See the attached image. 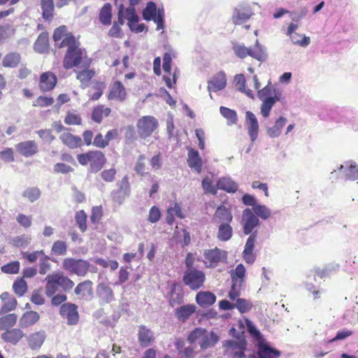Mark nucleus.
<instances>
[{
    "label": "nucleus",
    "instance_id": "37998d69",
    "mask_svg": "<svg viewBox=\"0 0 358 358\" xmlns=\"http://www.w3.org/2000/svg\"><path fill=\"white\" fill-rule=\"evenodd\" d=\"M252 210L258 218L259 217L264 220H268L271 215V210L266 206L259 203L255 206L254 209Z\"/></svg>",
    "mask_w": 358,
    "mask_h": 358
},
{
    "label": "nucleus",
    "instance_id": "2f4dec72",
    "mask_svg": "<svg viewBox=\"0 0 358 358\" xmlns=\"http://www.w3.org/2000/svg\"><path fill=\"white\" fill-rule=\"evenodd\" d=\"M249 56L260 62H264L268 57L266 48L262 45L258 40L253 48L250 47Z\"/></svg>",
    "mask_w": 358,
    "mask_h": 358
},
{
    "label": "nucleus",
    "instance_id": "a19ab883",
    "mask_svg": "<svg viewBox=\"0 0 358 358\" xmlns=\"http://www.w3.org/2000/svg\"><path fill=\"white\" fill-rule=\"evenodd\" d=\"M245 275V268L242 264L236 266V268L231 272L232 282L238 283V287L242 285Z\"/></svg>",
    "mask_w": 358,
    "mask_h": 358
},
{
    "label": "nucleus",
    "instance_id": "39448f33",
    "mask_svg": "<svg viewBox=\"0 0 358 358\" xmlns=\"http://www.w3.org/2000/svg\"><path fill=\"white\" fill-rule=\"evenodd\" d=\"M158 125V120L155 117L151 115L143 116L136 124L138 134L141 138H146L152 135Z\"/></svg>",
    "mask_w": 358,
    "mask_h": 358
},
{
    "label": "nucleus",
    "instance_id": "c756f323",
    "mask_svg": "<svg viewBox=\"0 0 358 358\" xmlns=\"http://www.w3.org/2000/svg\"><path fill=\"white\" fill-rule=\"evenodd\" d=\"M40 318L39 314L33 310L25 312L20 319L19 324L22 328H27L36 324Z\"/></svg>",
    "mask_w": 358,
    "mask_h": 358
},
{
    "label": "nucleus",
    "instance_id": "393cba45",
    "mask_svg": "<svg viewBox=\"0 0 358 358\" xmlns=\"http://www.w3.org/2000/svg\"><path fill=\"white\" fill-rule=\"evenodd\" d=\"M195 311L196 306L194 304H187L176 308L175 316L180 322H185Z\"/></svg>",
    "mask_w": 358,
    "mask_h": 358
},
{
    "label": "nucleus",
    "instance_id": "de8ad7c7",
    "mask_svg": "<svg viewBox=\"0 0 358 358\" xmlns=\"http://www.w3.org/2000/svg\"><path fill=\"white\" fill-rule=\"evenodd\" d=\"M340 122L344 124L350 123L353 130H358V121L355 117L352 116V113L350 110L345 111L341 115Z\"/></svg>",
    "mask_w": 358,
    "mask_h": 358
},
{
    "label": "nucleus",
    "instance_id": "e2e57ef3",
    "mask_svg": "<svg viewBox=\"0 0 358 358\" xmlns=\"http://www.w3.org/2000/svg\"><path fill=\"white\" fill-rule=\"evenodd\" d=\"M17 306V301L14 297L3 302V305L0 309V315L6 314L8 312L15 309Z\"/></svg>",
    "mask_w": 358,
    "mask_h": 358
},
{
    "label": "nucleus",
    "instance_id": "ea45409f",
    "mask_svg": "<svg viewBox=\"0 0 358 358\" xmlns=\"http://www.w3.org/2000/svg\"><path fill=\"white\" fill-rule=\"evenodd\" d=\"M34 50L38 53L45 52L48 48V35L47 33H41L36 39L34 45Z\"/></svg>",
    "mask_w": 358,
    "mask_h": 358
},
{
    "label": "nucleus",
    "instance_id": "5701e85b",
    "mask_svg": "<svg viewBox=\"0 0 358 358\" xmlns=\"http://www.w3.org/2000/svg\"><path fill=\"white\" fill-rule=\"evenodd\" d=\"M281 352L280 350L272 348L267 343H259L257 349L259 358H279Z\"/></svg>",
    "mask_w": 358,
    "mask_h": 358
},
{
    "label": "nucleus",
    "instance_id": "cd10ccee",
    "mask_svg": "<svg viewBox=\"0 0 358 358\" xmlns=\"http://www.w3.org/2000/svg\"><path fill=\"white\" fill-rule=\"evenodd\" d=\"M216 301L215 295L209 291H201L196 294V301L201 307L213 305Z\"/></svg>",
    "mask_w": 358,
    "mask_h": 358
},
{
    "label": "nucleus",
    "instance_id": "864d4df0",
    "mask_svg": "<svg viewBox=\"0 0 358 358\" xmlns=\"http://www.w3.org/2000/svg\"><path fill=\"white\" fill-rule=\"evenodd\" d=\"M75 220H76V224H78L80 230L82 232L85 231L87 229V224H86L87 215L85 213V211L81 210L76 212V215H75Z\"/></svg>",
    "mask_w": 358,
    "mask_h": 358
},
{
    "label": "nucleus",
    "instance_id": "13d9d810",
    "mask_svg": "<svg viewBox=\"0 0 358 358\" xmlns=\"http://www.w3.org/2000/svg\"><path fill=\"white\" fill-rule=\"evenodd\" d=\"M124 17L128 20V25H131L133 22H138L139 17L136 13L134 6H130L124 10Z\"/></svg>",
    "mask_w": 358,
    "mask_h": 358
},
{
    "label": "nucleus",
    "instance_id": "338daca9",
    "mask_svg": "<svg viewBox=\"0 0 358 358\" xmlns=\"http://www.w3.org/2000/svg\"><path fill=\"white\" fill-rule=\"evenodd\" d=\"M54 103V99L52 97L40 96L34 102V106L46 107L51 106Z\"/></svg>",
    "mask_w": 358,
    "mask_h": 358
},
{
    "label": "nucleus",
    "instance_id": "f3484780",
    "mask_svg": "<svg viewBox=\"0 0 358 358\" xmlns=\"http://www.w3.org/2000/svg\"><path fill=\"white\" fill-rule=\"evenodd\" d=\"M340 173L346 179L355 180L358 179V165L349 160L341 164L339 168Z\"/></svg>",
    "mask_w": 358,
    "mask_h": 358
},
{
    "label": "nucleus",
    "instance_id": "aec40b11",
    "mask_svg": "<svg viewBox=\"0 0 358 358\" xmlns=\"http://www.w3.org/2000/svg\"><path fill=\"white\" fill-rule=\"evenodd\" d=\"M24 336V332L21 329L17 328L7 329L1 335V337L4 342L14 345H17Z\"/></svg>",
    "mask_w": 358,
    "mask_h": 358
},
{
    "label": "nucleus",
    "instance_id": "6e6d98bb",
    "mask_svg": "<svg viewBox=\"0 0 358 358\" xmlns=\"http://www.w3.org/2000/svg\"><path fill=\"white\" fill-rule=\"evenodd\" d=\"M15 33V29L10 24L0 26V44L6 39L11 37Z\"/></svg>",
    "mask_w": 358,
    "mask_h": 358
},
{
    "label": "nucleus",
    "instance_id": "3c124183",
    "mask_svg": "<svg viewBox=\"0 0 358 358\" xmlns=\"http://www.w3.org/2000/svg\"><path fill=\"white\" fill-rule=\"evenodd\" d=\"M15 293L19 296H22L27 289V284L23 278L15 280L13 285Z\"/></svg>",
    "mask_w": 358,
    "mask_h": 358
},
{
    "label": "nucleus",
    "instance_id": "b1692460",
    "mask_svg": "<svg viewBox=\"0 0 358 358\" xmlns=\"http://www.w3.org/2000/svg\"><path fill=\"white\" fill-rule=\"evenodd\" d=\"M126 95L127 92L124 85L120 81H115L111 87L108 99L123 101L126 98Z\"/></svg>",
    "mask_w": 358,
    "mask_h": 358
},
{
    "label": "nucleus",
    "instance_id": "20e7f679",
    "mask_svg": "<svg viewBox=\"0 0 358 358\" xmlns=\"http://www.w3.org/2000/svg\"><path fill=\"white\" fill-rule=\"evenodd\" d=\"M90 263L84 259L66 258L62 262L63 268L70 273L85 276L89 271Z\"/></svg>",
    "mask_w": 358,
    "mask_h": 358
},
{
    "label": "nucleus",
    "instance_id": "774afa93",
    "mask_svg": "<svg viewBox=\"0 0 358 358\" xmlns=\"http://www.w3.org/2000/svg\"><path fill=\"white\" fill-rule=\"evenodd\" d=\"M201 158H187V164L192 170L200 173L202 167Z\"/></svg>",
    "mask_w": 358,
    "mask_h": 358
},
{
    "label": "nucleus",
    "instance_id": "79ce46f5",
    "mask_svg": "<svg viewBox=\"0 0 358 358\" xmlns=\"http://www.w3.org/2000/svg\"><path fill=\"white\" fill-rule=\"evenodd\" d=\"M220 114L227 120L229 125L236 124L238 122L237 113L234 110L224 106H220Z\"/></svg>",
    "mask_w": 358,
    "mask_h": 358
},
{
    "label": "nucleus",
    "instance_id": "49530a36",
    "mask_svg": "<svg viewBox=\"0 0 358 358\" xmlns=\"http://www.w3.org/2000/svg\"><path fill=\"white\" fill-rule=\"evenodd\" d=\"M157 6L153 1H149L143 10V17L146 21H150L156 17Z\"/></svg>",
    "mask_w": 358,
    "mask_h": 358
},
{
    "label": "nucleus",
    "instance_id": "4c0bfd02",
    "mask_svg": "<svg viewBox=\"0 0 358 358\" xmlns=\"http://www.w3.org/2000/svg\"><path fill=\"white\" fill-rule=\"evenodd\" d=\"M99 20L103 25H109L111 23L112 6L107 3L103 5L99 13Z\"/></svg>",
    "mask_w": 358,
    "mask_h": 358
},
{
    "label": "nucleus",
    "instance_id": "0e129e2a",
    "mask_svg": "<svg viewBox=\"0 0 358 358\" xmlns=\"http://www.w3.org/2000/svg\"><path fill=\"white\" fill-rule=\"evenodd\" d=\"M20 270V263L17 261L8 263L1 267V271L4 273L15 274Z\"/></svg>",
    "mask_w": 358,
    "mask_h": 358
},
{
    "label": "nucleus",
    "instance_id": "7c9ffc66",
    "mask_svg": "<svg viewBox=\"0 0 358 358\" xmlns=\"http://www.w3.org/2000/svg\"><path fill=\"white\" fill-rule=\"evenodd\" d=\"M217 187L228 193H235L238 190V185L229 177H223L217 182Z\"/></svg>",
    "mask_w": 358,
    "mask_h": 358
},
{
    "label": "nucleus",
    "instance_id": "473e14b6",
    "mask_svg": "<svg viewBox=\"0 0 358 358\" xmlns=\"http://www.w3.org/2000/svg\"><path fill=\"white\" fill-rule=\"evenodd\" d=\"M59 139L64 144L70 148H76L82 145V139L79 136H74L69 132L62 133Z\"/></svg>",
    "mask_w": 358,
    "mask_h": 358
},
{
    "label": "nucleus",
    "instance_id": "8fccbe9b",
    "mask_svg": "<svg viewBox=\"0 0 358 358\" xmlns=\"http://www.w3.org/2000/svg\"><path fill=\"white\" fill-rule=\"evenodd\" d=\"M235 308H237L241 313H245L252 309V303L250 300L238 298L236 299Z\"/></svg>",
    "mask_w": 358,
    "mask_h": 358
},
{
    "label": "nucleus",
    "instance_id": "bb28decb",
    "mask_svg": "<svg viewBox=\"0 0 358 358\" xmlns=\"http://www.w3.org/2000/svg\"><path fill=\"white\" fill-rule=\"evenodd\" d=\"M46 337L45 332L44 331H39L31 334L28 338V345L31 350H38L42 346Z\"/></svg>",
    "mask_w": 358,
    "mask_h": 358
},
{
    "label": "nucleus",
    "instance_id": "09e8293b",
    "mask_svg": "<svg viewBox=\"0 0 358 358\" xmlns=\"http://www.w3.org/2000/svg\"><path fill=\"white\" fill-rule=\"evenodd\" d=\"M41 194V190L38 187H32L26 189L22 193V196L33 203L39 199Z\"/></svg>",
    "mask_w": 358,
    "mask_h": 358
},
{
    "label": "nucleus",
    "instance_id": "ddd939ff",
    "mask_svg": "<svg viewBox=\"0 0 358 358\" xmlns=\"http://www.w3.org/2000/svg\"><path fill=\"white\" fill-rule=\"evenodd\" d=\"M298 27L297 24L291 23L287 28V35L289 36L294 44L301 47H307L310 43V37L296 33L295 31Z\"/></svg>",
    "mask_w": 358,
    "mask_h": 358
},
{
    "label": "nucleus",
    "instance_id": "72a5a7b5",
    "mask_svg": "<svg viewBox=\"0 0 358 358\" xmlns=\"http://www.w3.org/2000/svg\"><path fill=\"white\" fill-rule=\"evenodd\" d=\"M282 92L283 90L281 87L273 86L272 96L271 98L267 99L264 103L265 109H269V113H271L273 106L277 101H282L283 99H285V97H283L282 95Z\"/></svg>",
    "mask_w": 358,
    "mask_h": 358
},
{
    "label": "nucleus",
    "instance_id": "dca6fc26",
    "mask_svg": "<svg viewBox=\"0 0 358 358\" xmlns=\"http://www.w3.org/2000/svg\"><path fill=\"white\" fill-rule=\"evenodd\" d=\"M226 75L224 72L221 71L217 73L208 81V90L209 92L211 91L217 92L223 90L226 87ZM209 96L210 99H213L210 93H209Z\"/></svg>",
    "mask_w": 358,
    "mask_h": 358
},
{
    "label": "nucleus",
    "instance_id": "f704fd0d",
    "mask_svg": "<svg viewBox=\"0 0 358 358\" xmlns=\"http://www.w3.org/2000/svg\"><path fill=\"white\" fill-rule=\"evenodd\" d=\"M76 295L80 296V298H84L87 295L92 294V282L90 280H85L78 284L74 289Z\"/></svg>",
    "mask_w": 358,
    "mask_h": 358
},
{
    "label": "nucleus",
    "instance_id": "4468645a",
    "mask_svg": "<svg viewBox=\"0 0 358 358\" xmlns=\"http://www.w3.org/2000/svg\"><path fill=\"white\" fill-rule=\"evenodd\" d=\"M245 124L251 141H255L259 134V123L256 116L251 111L245 113Z\"/></svg>",
    "mask_w": 358,
    "mask_h": 358
},
{
    "label": "nucleus",
    "instance_id": "9d476101",
    "mask_svg": "<svg viewBox=\"0 0 358 358\" xmlns=\"http://www.w3.org/2000/svg\"><path fill=\"white\" fill-rule=\"evenodd\" d=\"M59 314L66 319L67 324L76 325L79 321L78 306L72 303H65L60 306Z\"/></svg>",
    "mask_w": 358,
    "mask_h": 358
},
{
    "label": "nucleus",
    "instance_id": "a18cd8bd",
    "mask_svg": "<svg viewBox=\"0 0 358 358\" xmlns=\"http://www.w3.org/2000/svg\"><path fill=\"white\" fill-rule=\"evenodd\" d=\"M41 8L43 18L48 20H50L54 10L53 0H41Z\"/></svg>",
    "mask_w": 358,
    "mask_h": 358
},
{
    "label": "nucleus",
    "instance_id": "680f3d73",
    "mask_svg": "<svg viewBox=\"0 0 358 358\" xmlns=\"http://www.w3.org/2000/svg\"><path fill=\"white\" fill-rule=\"evenodd\" d=\"M202 187L206 194L213 195L217 194V189L213 186L212 180L208 177H206L202 180Z\"/></svg>",
    "mask_w": 358,
    "mask_h": 358
},
{
    "label": "nucleus",
    "instance_id": "9b49d317",
    "mask_svg": "<svg viewBox=\"0 0 358 358\" xmlns=\"http://www.w3.org/2000/svg\"><path fill=\"white\" fill-rule=\"evenodd\" d=\"M96 294L99 303L101 306L110 303L115 300L112 288L103 282H101L97 285Z\"/></svg>",
    "mask_w": 358,
    "mask_h": 358
},
{
    "label": "nucleus",
    "instance_id": "412c9836",
    "mask_svg": "<svg viewBox=\"0 0 358 358\" xmlns=\"http://www.w3.org/2000/svg\"><path fill=\"white\" fill-rule=\"evenodd\" d=\"M15 148L19 154L26 157L34 155L38 152V145L34 141L19 143Z\"/></svg>",
    "mask_w": 358,
    "mask_h": 358
},
{
    "label": "nucleus",
    "instance_id": "bf43d9fd",
    "mask_svg": "<svg viewBox=\"0 0 358 358\" xmlns=\"http://www.w3.org/2000/svg\"><path fill=\"white\" fill-rule=\"evenodd\" d=\"M205 330H206V329L201 328V327L195 328L188 335L187 341L191 344L195 343L197 341L199 342Z\"/></svg>",
    "mask_w": 358,
    "mask_h": 358
},
{
    "label": "nucleus",
    "instance_id": "2eb2a0df",
    "mask_svg": "<svg viewBox=\"0 0 358 358\" xmlns=\"http://www.w3.org/2000/svg\"><path fill=\"white\" fill-rule=\"evenodd\" d=\"M232 220L233 215L230 209L223 205L217 208L213 217V222L218 224H223L224 223L230 224Z\"/></svg>",
    "mask_w": 358,
    "mask_h": 358
},
{
    "label": "nucleus",
    "instance_id": "a878e982",
    "mask_svg": "<svg viewBox=\"0 0 358 358\" xmlns=\"http://www.w3.org/2000/svg\"><path fill=\"white\" fill-rule=\"evenodd\" d=\"M138 341L142 347H148L154 341L153 332L143 325H141L138 332Z\"/></svg>",
    "mask_w": 358,
    "mask_h": 358
},
{
    "label": "nucleus",
    "instance_id": "a211bd4d",
    "mask_svg": "<svg viewBox=\"0 0 358 358\" xmlns=\"http://www.w3.org/2000/svg\"><path fill=\"white\" fill-rule=\"evenodd\" d=\"M272 87L273 86L271 85V81H268V84L264 87L257 92V96L262 101L260 113L265 118L269 117V109H265L264 103L266 99L271 98L272 96Z\"/></svg>",
    "mask_w": 358,
    "mask_h": 358
},
{
    "label": "nucleus",
    "instance_id": "f257e3e1",
    "mask_svg": "<svg viewBox=\"0 0 358 358\" xmlns=\"http://www.w3.org/2000/svg\"><path fill=\"white\" fill-rule=\"evenodd\" d=\"M80 43L76 40L72 34L67 36L62 39L59 48L67 47V52L64 59V67L66 69L74 66L87 69L90 65V59L86 56L85 50L80 47Z\"/></svg>",
    "mask_w": 358,
    "mask_h": 358
},
{
    "label": "nucleus",
    "instance_id": "c9c22d12",
    "mask_svg": "<svg viewBox=\"0 0 358 358\" xmlns=\"http://www.w3.org/2000/svg\"><path fill=\"white\" fill-rule=\"evenodd\" d=\"M233 235L232 227L229 223L219 224L217 238L221 241H227L230 240Z\"/></svg>",
    "mask_w": 358,
    "mask_h": 358
},
{
    "label": "nucleus",
    "instance_id": "1a4fd4ad",
    "mask_svg": "<svg viewBox=\"0 0 358 358\" xmlns=\"http://www.w3.org/2000/svg\"><path fill=\"white\" fill-rule=\"evenodd\" d=\"M241 222L243 233L245 235H251L254 229L260 224L259 218L253 213L250 208H245L243 211Z\"/></svg>",
    "mask_w": 358,
    "mask_h": 358
},
{
    "label": "nucleus",
    "instance_id": "69168bd1",
    "mask_svg": "<svg viewBox=\"0 0 358 358\" xmlns=\"http://www.w3.org/2000/svg\"><path fill=\"white\" fill-rule=\"evenodd\" d=\"M50 258L47 255H43L39 259V273L45 275L50 269Z\"/></svg>",
    "mask_w": 358,
    "mask_h": 358
},
{
    "label": "nucleus",
    "instance_id": "c03bdc74",
    "mask_svg": "<svg viewBox=\"0 0 358 358\" xmlns=\"http://www.w3.org/2000/svg\"><path fill=\"white\" fill-rule=\"evenodd\" d=\"M67 244L63 241H56L51 248V254L55 256H64L66 255Z\"/></svg>",
    "mask_w": 358,
    "mask_h": 358
},
{
    "label": "nucleus",
    "instance_id": "58836bf2",
    "mask_svg": "<svg viewBox=\"0 0 358 358\" xmlns=\"http://www.w3.org/2000/svg\"><path fill=\"white\" fill-rule=\"evenodd\" d=\"M17 320L15 313H9L0 317V330H7L13 327Z\"/></svg>",
    "mask_w": 358,
    "mask_h": 358
},
{
    "label": "nucleus",
    "instance_id": "6ab92c4d",
    "mask_svg": "<svg viewBox=\"0 0 358 358\" xmlns=\"http://www.w3.org/2000/svg\"><path fill=\"white\" fill-rule=\"evenodd\" d=\"M57 79L52 72L43 73L40 77L39 88L43 92H49L56 85Z\"/></svg>",
    "mask_w": 358,
    "mask_h": 358
},
{
    "label": "nucleus",
    "instance_id": "e433bc0d",
    "mask_svg": "<svg viewBox=\"0 0 358 358\" xmlns=\"http://www.w3.org/2000/svg\"><path fill=\"white\" fill-rule=\"evenodd\" d=\"M21 56L19 53L11 52L5 55L2 60L4 67L15 68L20 62Z\"/></svg>",
    "mask_w": 358,
    "mask_h": 358
},
{
    "label": "nucleus",
    "instance_id": "4be33fe9",
    "mask_svg": "<svg viewBox=\"0 0 358 358\" xmlns=\"http://www.w3.org/2000/svg\"><path fill=\"white\" fill-rule=\"evenodd\" d=\"M219 339V336L215 332L208 331L206 329L199 342V345L201 349L213 348L218 343Z\"/></svg>",
    "mask_w": 358,
    "mask_h": 358
},
{
    "label": "nucleus",
    "instance_id": "f03ea898",
    "mask_svg": "<svg viewBox=\"0 0 358 358\" xmlns=\"http://www.w3.org/2000/svg\"><path fill=\"white\" fill-rule=\"evenodd\" d=\"M45 281V294L48 297L53 296L60 287L64 292H69L74 286V282L62 272H55L48 275Z\"/></svg>",
    "mask_w": 358,
    "mask_h": 358
},
{
    "label": "nucleus",
    "instance_id": "f8f14e48",
    "mask_svg": "<svg viewBox=\"0 0 358 358\" xmlns=\"http://www.w3.org/2000/svg\"><path fill=\"white\" fill-rule=\"evenodd\" d=\"M256 242V235L251 234L247 239L242 253L244 261L249 264H252L256 260V254L254 252Z\"/></svg>",
    "mask_w": 358,
    "mask_h": 358
},
{
    "label": "nucleus",
    "instance_id": "4d7b16f0",
    "mask_svg": "<svg viewBox=\"0 0 358 358\" xmlns=\"http://www.w3.org/2000/svg\"><path fill=\"white\" fill-rule=\"evenodd\" d=\"M71 34V33L67 34L66 33V27L64 25L60 26L58 28H57L53 34V39L56 44L59 46L60 44L58 43L62 38H65L67 36Z\"/></svg>",
    "mask_w": 358,
    "mask_h": 358
},
{
    "label": "nucleus",
    "instance_id": "6e6552de",
    "mask_svg": "<svg viewBox=\"0 0 358 358\" xmlns=\"http://www.w3.org/2000/svg\"><path fill=\"white\" fill-rule=\"evenodd\" d=\"M223 348H227V353L231 358H244L245 350L246 349V342L245 340H227L222 344Z\"/></svg>",
    "mask_w": 358,
    "mask_h": 358
},
{
    "label": "nucleus",
    "instance_id": "7ed1b4c3",
    "mask_svg": "<svg viewBox=\"0 0 358 358\" xmlns=\"http://www.w3.org/2000/svg\"><path fill=\"white\" fill-rule=\"evenodd\" d=\"M206 280L203 271L196 268L187 269L184 273L182 281L192 290H197L203 287Z\"/></svg>",
    "mask_w": 358,
    "mask_h": 358
},
{
    "label": "nucleus",
    "instance_id": "052dcab7",
    "mask_svg": "<svg viewBox=\"0 0 358 358\" xmlns=\"http://www.w3.org/2000/svg\"><path fill=\"white\" fill-rule=\"evenodd\" d=\"M105 162V158H92L89 170L93 173L98 172L102 169Z\"/></svg>",
    "mask_w": 358,
    "mask_h": 358
},
{
    "label": "nucleus",
    "instance_id": "c85d7f7f",
    "mask_svg": "<svg viewBox=\"0 0 358 358\" xmlns=\"http://www.w3.org/2000/svg\"><path fill=\"white\" fill-rule=\"evenodd\" d=\"M287 122V118L284 117H280L275 122V124L273 126H267L266 127V134L271 138H277L280 134L282 129L285 127Z\"/></svg>",
    "mask_w": 358,
    "mask_h": 358
},
{
    "label": "nucleus",
    "instance_id": "5fc2aeb1",
    "mask_svg": "<svg viewBox=\"0 0 358 358\" xmlns=\"http://www.w3.org/2000/svg\"><path fill=\"white\" fill-rule=\"evenodd\" d=\"M233 50L235 55L239 58L243 59L248 55L249 56L250 48L245 47L243 44L238 43H234Z\"/></svg>",
    "mask_w": 358,
    "mask_h": 358
},
{
    "label": "nucleus",
    "instance_id": "423d86ee",
    "mask_svg": "<svg viewBox=\"0 0 358 358\" xmlns=\"http://www.w3.org/2000/svg\"><path fill=\"white\" fill-rule=\"evenodd\" d=\"M254 15L251 5L242 3L234 8L231 22L235 25H241L248 21Z\"/></svg>",
    "mask_w": 358,
    "mask_h": 358
},
{
    "label": "nucleus",
    "instance_id": "603ef678",
    "mask_svg": "<svg viewBox=\"0 0 358 358\" xmlns=\"http://www.w3.org/2000/svg\"><path fill=\"white\" fill-rule=\"evenodd\" d=\"M94 75V72L92 70L84 69L78 73L77 79L80 81L83 87H85Z\"/></svg>",
    "mask_w": 358,
    "mask_h": 358
},
{
    "label": "nucleus",
    "instance_id": "0eeeda50",
    "mask_svg": "<svg viewBox=\"0 0 358 358\" xmlns=\"http://www.w3.org/2000/svg\"><path fill=\"white\" fill-rule=\"evenodd\" d=\"M205 264L208 268H215L220 262H225L227 259V252L217 248L206 250L203 252Z\"/></svg>",
    "mask_w": 358,
    "mask_h": 358
}]
</instances>
